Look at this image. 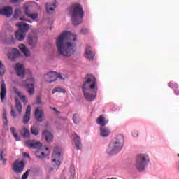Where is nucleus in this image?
I'll list each match as a JSON object with an SVG mask.
<instances>
[{
    "label": "nucleus",
    "mask_w": 179,
    "mask_h": 179,
    "mask_svg": "<svg viewBox=\"0 0 179 179\" xmlns=\"http://www.w3.org/2000/svg\"><path fill=\"white\" fill-rule=\"evenodd\" d=\"M68 40L76 41V36L71 32L64 31L56 40L57 52L62 57H71L75 52V45L68 42Z\"/></svg>",
    "instance_id": "obj_1"
},
{
    "label": "nucleus",
    "mask_w": 179,
    "mask_h": 179,
    "mask_svg": "<svg viewBox=\"0 0 179 179\" xmlns=\"http://www.w3.org/2000/svg\"><path fill=\"white\" fill-rule=\"evenodd\" d=\"M84 79L85 81L82 87L84 96L87 101H93L97 97V81L96 78L92 74H88Z\"/></svg>",
    "instance_id": "obj_2"
},
{
    "label": "nucleus",
    "mask_w": 179,
    "mask_h": 179,
    "mask_svg": "<svg viewBox=\"0 0 179 179\" xmlns=\"http://www.w3.org/2000/svg\"><path fill=\"white\" fill-rule=\"evenodd\" d=\"M71 12L73 24H74V26L81 24L82 22H83V16H85L82 6L78 3L73 4Z\"/></svg>",
    "instance_id": "obj_3"
},
{
    "label": "nucleus",
    "mask_w": 179,
    "mask_h": 179,
    "mask_svg": "<svg viewBox=\"0 0 179 179\" xmlns=\"http://www.w3.org/2000/svg\"><path fill=\"white\" fill-rule=\"evenodd\" d=\"M149 164V157L145 154H140L136 157V168L138 171H145Z\"/></svg>",
    "instance_id": "obj_4"
},
{
    "label": "nucleus",
    "mask_w": 179,
    "mask_h": 179,
    "mask_svg": "<svg viewBox=\"0 0 179 179\" xmlns=\"http://www.w3.org/2000/svg\"><path fill=\"white\" fill-rule=\"evenodd\" d=\"M17 27H19V30L15 32V38L18 41H23L24 37H26V33L29 30V24L24 22H20L16 24Z\"/></svg>",
    "instance_id": "obj_5"
},
{
    "label": "nucleus",
    "mask_w": 179,
    "mask_h": 179,
    "mask_svg": "<svg viewBox=\"0 0 179 179\" xmlns=\"http://www.w3.org/2000/svg\"><path fill=\"white\" fill-rule=\"evenodd\" d=\"M68 78L66 73H57L55 71H50L45 75V80L46 82H55L59 79V80H65Z\"/></svg>",
    "instance_id": "obj_6"
},
{
    "label": "nucleus",
    "mask_w": 179,
    "mask_h": 179,
    "mask_svg": "<svg viewBox=\"0 0 179 179\" xmlns=\"http://www.w3.org/2000/svg\"><path fill=\"white\" fill-rule=\"evenodd\" d=\"M61 160H62V157H61V148L55 147L52 155V162L59 167L61 164Z\"/></svg>",
    "instance_id": "obj_7"
},
{
    "label": "nucleus",
    "mask_w": 179,
    "mask_h": 179,
    "mask_svg": "<svg viewBox=\"0 0 179 179\" xmlns=\"http://www.w3.org/2000/svg\"><path fill=\"white\" fill-rule=\"evenodd\" d=\"M122 149V146L114 141H112L106 150L108 155H117L120 150Z\"/></svg>",
    "instance_id": "obj_8"
},
{
    "label": "nucleus",
    "mask_w": 179,
    "mask_h": 179,
    "mask_svg": "<svg viewBox=\"0 0 179 179\" xmlns=\"http://www.w3.org/2000/svg\"><path fill=\"white\" fill-rule=\"evenodd\" d=\"M24 83L28 93L29 94H34V78L31 76L24 81Z\"/></svg>",
    "instance_id": "obj_9"
},
{
    "label": "nucleus",
    "mask_w": 179,
    "mask_h": 179,
    "mask_svg": "<svg viewBox=\"0 0 179 179\" xmlns=\"http://www.w3.org/2000/svg\"><path fill=\"white\" fill-rule=\"evenodd\" d=\"M25 146L29 148L30 149H39L42 146L41 143L37 142L34 140H28L24 143Z\"/></svg>",
    "instance_id": "obj_10"
},
{
    "label": "nucleus",
    "mask_w": 179,
    "mask_h": 179,
    "mask_svg": "<svg viewBox=\"0 0 179 179\" xmlns=\"http://www.w3.org/2000/svg\"><path fill=\"white\" fill-rule=\"evenodd\" d=\"M13 169L17 174H19L23 171V169H24V164L23 163L22 161H16L13 164Z\"/></svg>",
    "instance_id": "obj_11"
},
{
    "label": "nucleus",
    "mask_w": 179,
    "mask_h": 179,
    "mask_svg": "<svg viewBox=\"0 0 179 179\" xmlns=\"http://www.w3.org/2000/svg\"><path fill=\"white\" fill-rule=\"evenodd\" d=\"M34 115L38 122H43V121L45 120L44 111H43V110H40L38 108L36 109Z\"/></svg>",
    "instance_id": "obj_12"
},
{
    "label": "nucleus",
    "mask_w": 179,
    "mask_h": 179,
    "mask_svg": "<svg viewBox=\"0 0 179 179\" xmlns=\"http://www.w3.org/2000/svg\"><path fill=\"white\" fill-rule=\"evenodd\" d=\"M12 7L6 6L0 8V15H2V16H6V17H10L12 16Z\"/></svg>",
    "instance_id": "obj_13"
},
{
    "label": "nucleus",
    "mask_w": 179,
    "mask_h": 179,
    "mask_svg": "<svg viewBox=\"0 0 179 179\" xmlns=\"http://www.w3.org/2000/svg\"><path fill=\"white\" fill-rule=\"evenodd\" d=\"M73 140L74 142V145L77 149V150H82V141H80V136L78 135V134H73Z\"/></svg>",
    "instance_id": "obj_14"
},
{
    "label": "nucleus",
    "mask_w": 179,
    "mask_h": 179,
    "mask_svg": "<svg viewBox=\"0 0 179 179\" xmlns=\"http://www.w3.org/2000/svg\"><path fill=\"white\" fill-rule=\"evenodd\" d=\"M14 69L17 76H23L24 75V66L20 63H16Z\"/></svg>",
    "instance_id": "obj_15"
},
{
    "label": "nucleus",
    "mask_w": 179,
    "mask_h": 179,
    "mask_svg": "<svg viewBox=\"0 0 179 179\" xmlns=\"http://www.w3.org/2000/svg\"><path fill=\"white\" fill-rule=\"evenodd\" d=\"M31 113V106L29 105L27 106V110L25 112V115L23 117L22 122L23 124H29V121H30V114Z\"/></svg>",
    "instance_id": "obj_16"
},
{
    "label": "nucleus",
    "mask_w": 179,
    "mask_h": 179,
    "mask_svg": "<svg viewBox=\"0 0 179 179\" xmlns=\"http://www.w3.org/2000/svg\"><path fill=\"white\" fill-rule=\"evenodd\" d=\"M85 58L87 59H89L90 61H92L94 58V52L92 51V47L90 46H87L85 48Z\"/></svg>",
    "instance_id": "obj_17"
},
{
    "label": "nucleus",
    "mask_w": 179,
    "mask_h": 179,
    "mask_svg": "<svg viewBox=\"0 0 179 179\" xmlns=\"http://www.w3.org/2000/svg\"><path fill=\"white\" fill-rule=\"evenodd\" d=\"M38 43V38L36 35H29L28 36V43L31 47H36Z\"/></svg>",
    "instance_id": "obj_18"
},
{
    "label": "nucleus",
    "mask_w": 179,
    "mask_h": 179,
    "mask_svg": "<svg viewBox=\"0 0 179 179\" xmlns=\"http://www.w3.org/2000/svg\"><path fill=\"white\" fill-rule=\"evenodd\" d=\"M24 12L26 16H27V17H29L30 19L36 20L37 19V17H38V14H37L36 13L32 14L30 13V11L29 10V6H26L24 8Z\"/></svg>",
    "instance_id": "obj_19"
},
{
    "label": "nucleus",
    "mask_w": 179,
    "mask_h": 179,
    "mask_svg": "<svg viewBox=\"0 0 179 179\" xmlns=\"http://www.w3.org/2000/svg\"><path fill=\"white\" fill-rule=\"evenodd\" d=\"M1 92H0V97L2 102L5 100V96H6V84H5L4 80H1Z\"/></svg>",
    "instance_id": "obj_20"
},
{
    "label": "nucleus",
    "mask_w": 179,
    "mask_h": 179,
    "mask_svg": "<svg viewBox=\"0 0 179 179\" xmlns=\"http://www.w3.org/2000/svg\"><path fill=\"white\" fill-rule=\"evenodd\" d=\"M43 138H45V141L48 143L52 142V139H54V136L50 131L45 130L42 132Z\"/></svg>",
    "instance_id": "obj_21"
},
{
    "label": "nucleus",
    "mask_w": 179,
    "mask_h": 179,
    "mask_svg": "<svg viewBox=\"0 0 179 179\" xmlns=\"http://www.w3.org/2000/svg\"><path fill=\"white\" fill-rule=\"evenodd\" d=\"M96 123L99 125H101V127H106V125L108 124V120L106 119V117H104V115H101L100 117L97 118Z\"/></svg>",
    "instance_id": "obj_22"
},
{
    "label": "nucleus",
    "mask_w": 179,
    "mask_h": 179,
    "mask_svg": "<svg viewBox=\"0 0 179 179\" xmlns=\"http://www.w3.org/2000/svg\"><path fill=\"white\" fill-rule=\"evenodd\" d=\"M115 143L120 145L122 148L124 147V136L122 134H119L116 136L115 140L113 141Z\"/></svg>",
    "instance_id": "obj_23"
},
{
    "label": "nucleus",
    "mask_w": 179,
    "mask_h": 179,
    "mask_svg": "<svg viewBox=\"0 0 179 179\" xmlns=\"http://www.w3.org/2000/svg\"><path fill=\"white\" fill-rule=\"evenodd\" d=\"M13 92L15 94H17V96L18 97H20V99L22 100V101H23L24 103V104L27 103V101L26 100V96H23L22 94V92H20V91H19V90H17V88H16V87H13Z\"/></svg>",
    "instance_id": "obj_24"
},
{
    "label": "nucleus",
    "mask_w": 179,
    "mask_h": 179,
    "mask_svg": "<svg viewBox=\"0 0 179 179\" xmlns=\"http://www.w3.org/2000/svg\"><path fill=\"white\" fill-rule=\"evenodd\" d=\"M55 8H57L56 2H54L52 4L46 3V10L49 14L53 13L54 10H55Z\"/></svg>",
    "instance_id": "obj_25"
},
{
    "label": "nucleus",
    "mask_w": 179,
    "mask_h": 179,
    "mask_svg": "<svg viewBox=\"0 0 179 179\" xmlns=\"http://www.w3.org/2000/svg\"><path fill=\"white\" fill-rule=\"evenodd\" d=\"M100 135L101 136H103V138H106L107 136H108V135H110V129H108L107 127H101L100 128Z\"/></svg>",
    "instance_id": "obj_26"
},
{
    "label": "nucleus",
    "mask_w": 179,
    "mask_h": 179,
    "mask_svg": "<svg viewBox=\"0 0 179 179\" xmlns=\"http://www.w3.org/2000/svg\"><path fill=\"white\" fill-rule=\"evenodd\" d=\"M19 48L22 51V52H23L25 57H30V50H29V48H26V45H24V44H20L19 45Z\"/></svg>",
    "instance_id": "obj_27"
},
{
    "label": "nucleus",
    "mask_w": 179,
    "mask_h": 179,
    "mask_svg": "<svg viewBox=\"0 0 179 179\" xmlns=\"http://www.w3.org/2000/svg\"><path fill=\"white\" fill-rule=\"evenodd\" d=\"M15 107H16L17 111H18V113L21 114L22 111L23 110V107L22 106V103H20V101H19V99H15Z\"/></svg>",
    "instance_id": "obj_28"
},
{
    "label": "nucleus",
    "mask_w": 179,
    "mask_h": 179,
    "mask_svg": "<svg viewBox=\"0 0 179 179\" xmlns=\"http://www.w3.org/2000/svg\"><path fill=\"white\" fill-rule=\"evenodd\" d=\"M10 131L13 136H14V138L15 139V141H20V137H19V136L16 133V128H15V127H11L10 128Z\"/></svg>",
    "instance_id": "obj_29"
},
{
    "label": "nucleus",
    "mask_w": 179,
    "mask_h": 179,
    "mask_svg": "<svg viewBox=\"0 0 179 179\" xmlns=\"http://www.w3.org/2000/svg\"><path fill=\"white\" fill-rule=\"evenodd\" d=\"M21 135L23 138H30V131H29V129L24 127L21 131Z\"/></svg>",
    "instance_id": "obj_30"
},
{
    "label": "nucleus",
    "mask_w": 179,
    "mask_h": 179,
    "mask_svg": "<svg viewBox=\"0 0 179 179\" xmlns=\"http://www.w3.org/2000/svg\"><path fill=\"white\" fill-rule=\"evenodd\" d=\"M52 94H55V93H66V91L63 88L57 87L52 90Z\"/></svg>",
    "instance_id": "obj_31"
},
{
    "label": "nucleus",
    "mask_w": 179,
    "mask_h": 179,
    "mask_svg": "<svg viewBox=\"0 0 179 179\" xmlns=\"http://www.w3.org/2000/svg\"><path fill=\"white\" fill-rule=\"evenodd\" d=\"M73 121L74 124H79V122H80V117H79V115L74 114L73 115Z\"/></svg>",
    "instance_id": "obj_32"
},
{
    "label": "nucleus",
    "mask_w": 179,
    "mask_h": 179,
    "mask_svg": "<svg viewBox=\"0 0 179 179\" xmlns=\"http://www.w3.org/2000/svg\"><path fill=\"white\" fill-rule=\"evenodd\" d=\"M5 74V66L2 63V61L0 60V76H2Z\"/></svg>",
    "instance_id": "obj_33"
},
{
    "label": "nucleus",
    "mask_w": 179,
    "mask_h": 179,
    "mask_svg": "<svg viewBox=\"0 0 179 179\" xmlns=\"http://www.w3.org/2000/svg\"><path fill=\"white\" fill-rule=\"evenodd\" d=\"M38 133H39L38 128L36 127H31V134H32V135L37 136L38 135Z\"/></svg>",
    "instance_id": "obj_34"
},
{
    "label": "nucleus",
    "mask_w": 179,
    "mask_h": 179,
    "mask_svg": "<svg viewBox=\"0 0 179 179\" xmlns=\"http://www.w3.org/2000/svg\"><path fill=\"white\" fill-rule=\"evenodd\" d=\"M69 173H70V179H73L75 178V168L71 167L69 169Z\"/></svg>",
    "instance_id": "obj_35"
},
{
    "label": "nucleus",
    "mask_w": 179,
    "mask_h": 179,
    "mask_svg": "<svg viewBox=\"0 0 179 179\" xmlns=\"http://www.w3.org/2000/svg\"><path fill=\"white\" fill-rule=\"evenodd\" d=\"M11 53H13L15 57H20V52H19V50H17V49L16 48H13L11 50Z\"/></svg>",
    "instance_id": "obj_36"
},
{
    "label": "nucleus",
    "mask_w": 179,
    "mask_h": 179,
    "mask_svg": "<svg viewBox=\"0 0 179 179\" xmlns=\"http://www.w3.org/2000/svg\"><path fill=\"white\" fill-rule=\"evenodd\" d=\"M36 156L37 157H39V159H44V157H46L45 153L43 152H37Z\"/></svg>",
    "instance_id": "obj_37"
},
{
    "label": "nucleus",
    "mask_w": 179,
    "mask_h": 179,
    "mask_svg": "<svg viewBox=\"0 0 179 179\" xmlns=\"http://www.w3.org/2000/svg\"><path fill=\"white\" fill-rule=\"evenodd\" d=\"M8 58L10 59V61H15V59H16L17 57L13 53L10 52L8 54Z\"/></svg>",
    "instance_id": "obj_38"
},
{
    "label": "nucleus",
    "mask_w": 179,
    "mask_h": 179,
    "mask_svg": "<svg viewBox=\"0 0 179 179\" xmlns=\"http://www.w3.org/2000/svg\"><path fill=\"white\" fill-rule=\"evenodd\" d=\"M29 174H30V170H27L22 176L21 179H27L29 177Z\"/></svg>",
    "instance_id": "obj_39"
},
{
    "label": "nucleus",
    "mask_w": 179,
    "mask_h": 179,
    "mask_svg": "<svg viewBox=\"0 0 179 179\" xmlns=\"http://www.w3.org/2000/svg\"><path fill=\"white\" fill-rule=\"evenodd\" d=\"M21 12H22V10L20 9H19V8L16 9L15 10V13H14L15 17H17V16H19V15H20Z\"/></svg>",
    "instance_id": "obj_40"
},
{
    "label": "nucleus",
    "mask_w": 179,
    "mask_h": 179,
    "mask_svg": "<svg viewBox=\"0 0 179 179\" xmlns=\"http://www.w3.org/2000/svg\"><path fill=\"white\" fill-rule=\"evenodd\" d=\"M169 87H171L172 89H174V87H178V85H177L173 82H170L169 83Z\"/></svg>",
    "instance_id": "obj_41"
},
{
    "label": "nucleus",
    "mask_w": 179,
    "mask_h": 179,
    "mask_svg": "<svg viewBox=\"0 0 179 179\" xmlns=\"http://www.w3.org/2000/svg\"><path fill=\"white\" fill-rule=\"evenodd\" d=\"M80 33H82V34H87L89 33V29L87 28H83L80 30Z\"/></svg>",
    "instance_id": "obj_42"
},
{
    "label": "nucleus",
    "mask_w": 179,
    "mask_h": 179,
    "mask_svg": "<svg viewBox=\"0 0 179 179\" xmlns=\"http://www.w3.org/2000/svg\"><path fill=\"white\" fill-rule=\"evenodd\" d=\"M36 104H41V98L40 96L36 97Z\"/></svg>",
    "instance_id": "obj_43"
},
{
    "label": "nucleus",
    "mask_w": 179,
    "mask_h": 179,
    "mask_svg": "<svg viewBox=\"0 0 179 179\" xmlns=\"http://www.w3.org/2000/svg\"><path fill=\"white\" fill-rule=\"evenodd\" d=\"M10 114L13 118H16V112H15L13 108L11 109Z\"/></svg>",
    "instance_id": "obj_44"
},
{
    "label": "nucleus",
    "mask_w": 179,
    "mask_h": 179,
    "mask_svg": "<svg viewBox=\"0 0 179 179\" xmlns=\"http://www.w3.org/2000/svg\"><path fill=\"white\" fill-rule=\"evenodd\" d=\"M132 135L134 138H138V136H139V132L138 131H134L132 133Z\"/></svg>",
    "instance_id": "obj_45"
},
{
    "label": "nucleus",
    "mask_w": 179,
    "mask_h": 179,
    "mask_svg": "<svg viewBox=\"0 0 179 179\" xmlns=\"http://www.w3.org/2000/svg\"><path fill=\"white\" fill-rule=\"evenodd\" d=\"M50 110H53V111H55V113L57 114L59 113V111L57 110V108L50 107Z\"/></svg>",
    "instance_id": "obj_46"
},
{
    "label": "nucleus",
    "mask_w": 179,
    "mask_h": 179,
    "mask_svg": "<svg viewBox=\"0 0 179 179\" xmlns=\"http://www.w3.org/2000/svg\"><path fill=\"white\" fill-rule=\"evenodd\" d=\"M3 120H8V117L6 116V112L3 113Z\"/></svg>",
    "instance_id": "obj_47"
},
{
    "label": "nucleus",
    "mask_w": 179,
    "mask_h": 179,
    "mask_svg": "<svg viewBox=\"0 0 179 179\" xmlns=\"http://www.w3.org/2000/svg\"><path fill=\"white\" fill-rule=\"evenodd\" d=\"M3 122L5 126L8 125V119L3 120Z\"/></svg>",
    "instance_id": "obj_48"
},
{
    "label": "nucleus",
    "mask_w": 179,
    "mask_h": 179,
    "mask_svg": "<svg viewBox=\"0 0 179 179\" xmlns=\"http://www.w3.org/2000/svg\"><path fill=\"white\" fill-rule=\"evenodd\" d=\"M13 3H16V2H20L22 0H10Z\"/></svg>",
    "instance_id": "obj_49"
},
{
    "label": "nucleus",
    "mask_w": 179,
    "mask_h": 179,
    "mask_svg": "<svg viewBox=\"0 0 179 179\" xmlns=\"http://www.w3.org/2000/svg\"><path fill=\"white\" fill-rule=\"evenodd\" d=\"M22 155L24 157H29V155L27 152H23Z\"/></svg>",
    "instance_id": "obj_50"
},
{
    "label": "nucleus",
    "mask_w": 179,
    "mask_h": 179,
    "mask_svg": "<svg viewBox=\"0 0 179 179\" xmlns=\"http://www.w3.org/2000/svg\"><path fill=\"white\" fill-rule=\"evenodd\" d=\"M20 20H21L22 22H26L27 19L22 17L20 18Z\"/></svg>",
    "instance_id": "obj_51"
},
{
    "label": "nucleus",
    "mask_w": 179,
    "mask_h": 179,
    "mask_svg": "<svg viewBox=\"0 0 179 179\" xmlns=\"http://www.w3.org/2000/svg\"><path fill=\"white\" fill-rule=\"evenodd\" d=\"M3 159V156L2 155V153H0V160H2Z\"/></svg>",
    "instance_id": "obj_52"
},
{
    "label": "nucleus",
    "mask_w": 179,
    "mask_h": 179,
    "mask_svg": "<svg viewBox=\"0 0 179 179\" xmlns=\"http://www.w3.org/2000/svg\"><path fill=\"white\" fill-rule=\"evenodd\" d=\"M25 22H27L28 23H31V21L30 20H26Z\"/></svg>",
    "instance_id": "obj_53"
},
{
    "label": "nucleus",
    "mask_w": 179,
    "mask_h": 179,
    "mask_svg": "<svg viewBox=\"0 0 179 179\" xmlns=\"http://www.w3.org/2000/svg\"><path fill=\"white\" fill-rule=\"evenodd\" d=\"M45 149L47 152H48V148L46 147Z\"/></svg>",
    "instance_id": "obj_54"
},
{
    "label": "nucleus",
    "mask_w": 179,
    "mask_h": 179,
    "mask_svg": "<svg viewBox=\"0 0 179 179\" xmlns=\"http://www.w3.org/2000/svg\"><path fill=\"white\" fill-rule=\"evenodd\" d=\"M110 179H117V178H111Z\"/></svg>",
    "instance_id": "obj_55"
},
{
    "label": "nucleus",
    "mask_w": 179,
    "mask_h": 179,
    "mask_svg": "<svg viewBox=\"0 0 179 179\" xmlns=\"http://www.w3.org/2000/svg\"><path fill=\"white\" fill-rule=\"evenodd\" d=\"M178 157H179V154L177 155Z\"/></svg>",
    "instance_id": "obj_56"
},
{
    "label": "nucleus",
    "mask_w": 179,
    "mask_h": 179,
    "mask_svg": "<svg viewBox=\"0 0 179 179\" xmlns=\"http://www.w3.org/2000/svg\"><path fill=\"white\" fill-rule=\"evenodd\" d=\"M108 179H110V178H108Z\"/></svg>",
    "instance_id": "obj_57"
}]
</instances>
